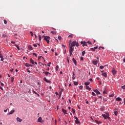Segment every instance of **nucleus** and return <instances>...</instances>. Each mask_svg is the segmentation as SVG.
<instances>
[{
  "mask_svg": "<svg viewBox=\"0 0 125 125\" xmlns=\"http://www.w3.org/2000/svg\"><path fill=\"white\" fill-rule=\"evenodd\" d=\"M100 68L101 69H104V66H100Z\"/></svg>",
  "mask_w": 125,
  "mask_h": 125,
  "instance_id": "44",
  "label": "nucleus"
},
{
  "mask_svg": "<svg viewBox=\"0 0 125 125\" xmlns=\"http://www.w3.org/2000/svg\"><path fill=\"white\" fill-rule=\"evenodd\" d=\"M44 37V40L47 43H49V40H50V37L49 36H43Z\"/></svg>",
  "mask_w": 125,
  "mask_h": 125,
  "instance_id": "3",
  "label": "nucleus"
},
{
  "mask_svg": "<svg viewBox=\"0 0 125 125\" xmlns=\"http://www.w3.org/2000/svg\"><path fill=\"white\" fill-rule=\"evenodd\" d=\"M33 55H34L35 56H36V57H38V55L37 54H36L35 53H33Z\"/></svg>",
  "mask_w": 125,
  "mask_h": 125,
  "instance_id": "38",
  "label": "nucleus"
},
{
  "mask_svg": "<svg viewBox=\"0 0 125 125\" xmlns=\"http://www.w3.org/2000/svg\"><path fill=\"white\" fill-rule=\"evenodd\" d=\"M45 75H46V76H47L48 75H49V72H45Z\"/></svg>",
  "mask_w": 125,
  "mask_h": 125,
  "instance_id": "42",
  "label": "nucleus"
},
{
  "mask_svg": "<svg viewBox=\"0 0 125 125\" xmlns=\"http://www.w3.org/2000/svg\"><path fill=\"white\" fill-rule=\"evenodd\" d=\"M72 61L74 63L75 65H77V61H76L75 58L72 59Z\"/></svg>",
  "mask_w": 125,
  "mask_h": 125,
  "instance_id": "12",
  "label": "nucleus"
},
{
  "mask_svg": "<svg viewBox=\"0 0 125 125\" xmlns=\"http://www.w3.org/2000/svg\"><path fill=\"white\" fill-rule=\"evenodd\" d=\"M72 80H75V76H72Z\"/></svg>",
  "mask_w": 125,
  "mask_h": 125,
  "instance_id": "59",
  "label": "nucleus"
},
{
  "mask_svg": "<svg viewBox=\"0 0 125 125\" xmlns=\"http://www.w3.org/2000/svg\"><path fill=\"white\" fill-rule=\"evenodd\" d=\"M81 60H82V61H83V57H81Z\"/></svg>",
  "mask_w": 125,
  "mask_h": 125,
  "instance_id": "51",
  "label": "nucleus"
},
{
  "mask_svg": "<svg viewBox=\"0 0 125 125\" xmlns=\"http://www.w3.org/2000/svg\"><path fill=\"white\" fill-rule=\"evenodd\" d=\"M102 75L104 77V78H107V73H102Z\"/></svg>",
  "mask_w": 125,
  "mask_h": 125,
  "instance_id": "10",
  "label": "nucleus"
},
{
  "mask_svg": "<svg viewBox=\"0 0 125 125\" xmlns=\"http://www.w3.org/2000/svg\"><path fill=\"white\" fill-rule=\"evenodd\" d=\"M69 103H71V100H69Z\"/></svg>",
  "mask_w": 125,
  "mask_h": 125,
  "instance_id": "63",
  "label": "nucleus"
},
{
  "mask_svg": "<svg viewBox=\"0 0 125 125\" xmlns=\"http://www.w3.org/2000/svg\"><path fill=\"white\" fill-rule=\"evenodd\" d=\"M15 46H16V47L18 49V50H20V48H19V46L18 45L15 44Z\"/></svg>",
  "mask_w": 125,
  "mask_h": 125,
  "instance_id": "22",
  "label": "nucleus"
},
{
  "mask_svg": "<svg viewBox=\"0 0 125 125\" xmlns=\"http://www.w3.org/2000/svg\"><path fill=\"white\" fill-rule=\"evenodd\" d=\"M11 43H13V44L15 43V42H14L13 41H11Z\"/></svg>",
  "mask_w": 125,
  "mask_h": 125,
  "instance_id": "57",
  "label": "nucleus"
},
{
  "mask_svg": "<svg viewBox=\"0 0 125 125\" xmlns=\"http://www.w3.org/2000/svg\"><path fill=\"white\" fill-rule=\"evenodd\" d=\"M13 70H14L13 69H11L10 72H13Z\"/></svg>",
  "mask_w": 125,
  "mask_h": 125,
  "instance_id": "60",
  "label": "nucleus"
},
{
  "mask_svg": "<svg viewBox=\"0 0 125 125\" xmlns=\"http://www.w3.org/2000/svg\"><path fill=\"white\" fill-rule=\"evenodd\" d=\"M0 89H1V90H3V88L1 86H0Z\"/></svg>",
  "mask_w": 125,
  "mask_h": 125,
  "instance_id": "55",
  "label": "nucleus"
},
{
  "mask_svg": "<svg viewBox=\"0 0 125 125\" xmlns=\"http://www.w3.org/2000/svg\"><path fill=\"white\" fill-rule=\"evenodd\" d=\"M95 123H96V124H97L98 125H100V124H101V122H99L97 120H95Z\"/></svg>",
  "mask_w": 125,
  "mask_h": 125,
  "instance_id": "20",
  "label": "nucleus"
},
{
  "mask_svg": "<svg viewBox=\"0 0 125 125\" xmlns=\"http://www.w3.org/2000/svg\"><path fill=\"white\" fill-rule=\"evenodd\" d=\"M62 111L64 113V114L68 115V113H67V110H65L64 108H62Z\"/></svg>",
  "mask_w": 125,
  "mask_h": 125,
  "instance_id": "11",
  "label": "nucleus"
},
{
  "mask_svg": "<svg viewBox=\"0 0 125 125\" xmlns=\"http://www.w3.org/2000/svg\"><path fill=\"white\" fill-rule=\"evenodd\" d=\"M3 21H4V24H7V21H6V20H4Z\"/></svg>",
  "mask_w": 125,
  "mask_h": 125,
  "instance_id": "35",
  "label": "nucleus"
},
{
  "mask_svg": "<svg viewBox=\"0 0 125 125\" xmlns=\"http://www.w3.org/2000/svg\"><path fill=\"white\" fill-rule=\"evenodd\" d=\"M98 63V61H93V64L94 65H97Z\"/></svg>",
  "mask_w": 125,
  "mask_h": 125,
  "instance_id": "13",
  "label": "nucleus"
},
{
  "mask_svg": "<svg viewBox=\"0 0 125 125\" xmlns=\"http://www.w3.org/2000/svg\"><path fill=\"white\" fill-rule=\"evenodd\" d=\"M84 84L86 86H87V85H89V84H90V82H85Z\"/></svg>",
  "mask_w": 125,
  "mask_h": 125,
  "instance_id": "17",
  "label": "nucleus"
},
{
  "mask_svg": "<svg viewBox=\"0 0 125 125\" xmlns=\"http://www.w3.org/2000/svg\"><path fill=\"white\" fill-rule=\"evenodd\" d=\"M123 62L125 63V59L123 60Z\"/></svg>",
  "mask_w": 125,
  "mask_h": 125,
  "instance_id": "64",
  "label": "nucleus"
},
{
  "mask_svg": "<svg viewBox=\"0 0 125 125\" xmlns=\"http://www.w3.org/2000/svg\"><path fill=\"white\" fill-rule=\"evenodd\" d=\"M14 81V77H11V83H13Z\"/></svg>",
  "mask_w": 125,
  "mask_h": 125,
  "instance_id": "27",
  "label": "nucleus"
},
{
  "mask_svg": "<svg viewBox=\"0 0 125 125\" xmlns=\"http://www.w3.org/2000/svg\"><path fill=\"white\" fill-rule=\"evenodd\" d=\"M14 112H15V110H11L8 114V115H12V114H13V113H14Z\"/></svg>",
  "mask_w": 125,
  "mask_h": 125,
  "instance_id": "14",
  "label": "nucleus"
},
{
  "mask_svg": "<svg viewBox=\"0 0 125 125\" xmlns=\"http://www.w3.org/2000/svg\"><path fill=\"white\" fill-rule=\"evenodd\" d=\"M86 89H88V90H90L91 89V88L89 87V86H86Z\"/></svg>",
  "mask_w": 125,
  "mask_h": 125,
  "instance_id": "21",
  "label": "nucleus"
},
{
  "mask_svg": "<svg viewBox=\"0 0 125 125\" xmlns=\"http://www.w3.org/2000/svg\"><path fill=\"white\" fill-rule=\"evenodd\" d=\"M42 119L41 117H39L38 119V123H41V124H42L43 123V121H42Z\"/></svg>",
  "mask_w": 125,
  "mask_h": 125,
  "instance_id": "6",
  "label": "nucleus"
},
{
  "mask_svg": "<svg viewBox=\"0 0 125 125\" xmlns=\"http://www.w3.org/2000/svg\"><path fill=\"white\" fill-rule=\"evenodd\" d=\"M114 114L116 116H118V114H119V111H114Z\"/></svg>",
  "mask_w": 125,
  "mask_h": 125,
  "instance_id": "18",
  "label": "nucleus"
},
{
  "mask_svg": "<svg viewBox=\"0 0 125 125\" xmlns=\"http://www.w3.org/2000/svg\"><path fill=\"white\" fill-rule=\"evenodd\" d=\"M83 85H81L79 87L80 89H83Z\"/></svg>",
  "mask_w": 125,
  "mask_h": 125,
  "instance_id": "45",
  "label": "nucleus"
},
{
  "mask_svg": "<svg viewBox=\"0 0 125 125\" xmlns=\"http://www.w3.org/2000/svg\"><path fill=\"white\" fill-rule=\"evenodd\" d=\"M116 101H122V99L120 97H118L116 99Z\"/></svg>",
  "mask_w": 125,
  "mask_h": 125,
  "instance_id": "15",
  "label": "nucleus"
},
{
  "mask_svg": "<svg viewBox=\"0 0 125 125\" xmlns=\"http://www.w3.org/2000/svg\"><path fill=\"white\" fill-rule=\"evenodd\" d=\"M76 45V46H79V43L76 42V41H74L71 43V44L69 45V46H71L73 47V46H75Z\"/></svg>",
  "mask_w": 125,
  "mask_h": 125,
  "instance_id": "1",
  "label": "nucleus"
},
{
  "mask_svg": "<svg viewBox=\"0 0 125 125\" xmlns=\"http://www.w3.org/2000/svg\"><path fill=\"white\" fill-rule=\"evenodd\" d=\"M93 91L96 92L97 94H100V92L97 89L93 90Z\"/></svg>",
  "mask_w": 125,
  "mask_h": 125,
  "instance_id": "8",
  "label": "nucleus"
},
{
  "mask_svg": "<svg viewBox=\"0 0 125 125\" xmlns=\"http://www.w3.org/2000/svg\"><path fill=\"white\" fill-rule=\"evenodd\" d=\"M28 48L30 49V50H32V49H33V48H32V46H31V45H29L28 46Z\"/></svg>",
  "mask_w": 125,
  "mask_h": 125,
  "instance_id": "29",
  "label": "nucleus"
},
{
  "mask_svg": "<svg viewBox=\"0 0 125 125\" xmlns=\"http://www.w3.org/2000/svg\"><path fill=\"white\" fill-rule=\"evenodd\" d=\"M68 38H73V34H70L68 36Z\"/></svg>",
  "mask_w": 125,
  "mask_h": 125,
  "instance_id": "39",
  "label": "nucleus"
},
{
  "mask_svg": "<svg viewBox=\"0 0 125 125\" xmlns=\"http://www.w3.org/2000/svg\"><path fill=\"white\" fill-rule=\"evenodd\" d=\"M72 111L73 112V114H75L76 112V111L73 108H72Z\"/></svg>",
  "mask_w": 125,
  "mask_h": 125,
  "instance_id": "37",
  "label": "nucleus"
},
{
  "mask_svg": "<svg viewBox=\"0 0 125 125\" xmlns=\"http://www.w3.org/2000/svg\"><path fill=\"white\" fill-rule=\"evenodd\" d=\"M38 37L39 41H42V36L41 35H39Z\"/></svg>",
  "mask_w": 125,
  "mask_h": 125,
  "instance_id": "30",
  "label": "nucleus"
},
{
  "mask_svg": "<svg viewBox=\"0 0 125 125\" xmlns=\"http://www.w3.org/2000/svg\"><path fill=\"white\" fill-rule=\"evenodd\" d=\"M81 44H83L82 45L83 47L87 46V43L86 42H84H84L82 41L81 42Z\"/></svg>",
  "mask_w": 125,
  "mask_h": 125,
  "instance_id": "5",
  "label": "nucleus"
},
{
  "mask_svg": "<svg viewBox=\"0 0 125 125\" xmlns=\"http://www.w3.org/2000/svg\"><path fill=\"white\" fill-rule=\"evenodd\" d=\"M97 48H98V46H96L94 47V50H95V49H97Z\"/></svg>",
  "mask_w": 125,
  "mask_h": 125,
  "instance_id": "50",
  "label": "nucleus"
},
{
  "mask_svg": "<svg viewBox=\"0 0 125 125\" xmlns=\"http://www.w3.org/2000/svg\"><path fill=\"white\" fill-rule=\"evenodd\" d=\"M90 49H91L92 50V51H95L94 48H91Z\"/></svg>",
  "mask_w": 125,
  "mask_h": 125,
  "instance_id": "48",
  "label": "nucleus"
},
{
  "mask_svg": "<svg viewBox=\"0 0 125 125\" xmlns=\"http://www.w3.org/2000/svg\"><path fill=\"white\" fill-rule=\"evenodd\" d=\"M33 45L34 46V47H37V46H38V45H37L36 44H33Z\"/></svg>",
  "mask_w": 125,
  "mask_h": 125,
  "instance_id": "47",
  "label": "nucleus"
},
{
  "mask_svg": "<svg viewBox=\"0 0 125 125\" xmlns=\"http://www.w3.org/2000/svg\"><path fill=\"white\" fill-rule=\"evenodd\" d=\"M74 47L69 46V53H70V56H71L72 55V54H73V52H74Z\"/></svg>",
  "mask_w": 125,
  "mask_h": 125,
  "instance_id": "2",
  "label": "nucleus"
},
{
  "mask_svg": "<svg viewBox=\"0 0 125 125\" xmlns=\"http://www.w3.org/2000/svg\"><path fill=\"white\" fill-rule=\"evenodd\" d=\"M2 36L3 38H6V37H7V36L5 34H3Z\"/></svg>",
  "mask_w": 125,
  "mask_h": 125,
  "instance_id": "40",
  "label": "nucleus"
},
{
  "mask_svg": "<svg viewBox=\"0 0 125 125\" xmlns=\"http://www.w3.org/2000/svg\"><path fill=\"white\" fill-rule=\"evenodd\" d=\"M112 73L113 75H114V76H115V75H116V74H117V71L116 70H115V68L112 69Z\"/></svg>",
  "mask_w": 125,
  "mask_h": 125,
  "instance_id": "7",
  "label": "nucleus"
},
{
  "mask_svg": "<svg viewBox=\"0 0 125 125\" xmlns=\"http://www.w3.org/2000/svg\"><path fill=\"white\" fill-rule=\"evenodd\" d=\"M30 35L32 36V37H33V36H34V35L33 34V32H32V31L30 32Z\"/></svg>",
  "mask_w": 125,
  "mask_h": 125,
  "instance_id": "49",
  "label": "nucleus"
},
{
  "mask_svg": "<svg viewBox=\"0 0 125 125\" xmlns=\"http://www.w3.org/2000/svg\"><path fill=\"white\" fill-rule=\"evenodd\" d=\"M102 116L105 120H107V119L109 120V119H110V117H109V114H102Z\"/></svg>",
  "mask_w": 125,
  "mask_h": 125,
  "instance_id": "4",
  "label": "nucleus"
},
{
  "mask_svg": "<svg viewBox=\"0 0 125 125\" xmlns=\"http://www.w3.org/2000/svg\"><path fill=\"white\" fill-rule=\"evenodd\" d=\"M22 119H20V118L19 117H17V121L19 122V123H21V122H22Z\"/></svg>",
  "mask_w": 125,
  "mask_h": 125,
  "instance_id": "9",
  "label": "nucleus"
},
{
  "mask_svg": "<svg viewBox=\"0 0 125 125\" xmlns=\"http://www.w3.org/2000/svg\"><path fill=\"white\" fill-rule=\"evenodd\" d=\"M44 81H45V82H46V83H49V81L47 80V79H46V78H44Z\"/></svg>",
  "mask_w": 125,
  "mask_h": 125,
  "instance_id": "24",
  "label": "nucleus"
},
{
  "mask_svg": "<svg viewBox=\"0 0 125 125\" xmlns=\"http://www.w3.org/2000/svg\"><path fill=\"white\" fill-rule=\"evenodd\" d=\"M89 81H90V82H92V79H89Z\"/></svg>",
  "mask_w": 125,
  "mask_h": 125,
  "instance_id": "62",
  "label": "nucleus"
},
{
  "mask_svg": "<svg viewBox=\"0 0 125 125\" xmlns=\"http://www.w3.org/2000/svg\"><path fill=\"white\" fill-rule=\"evenodd\" d=\"M85 54V51H83L82 52V56H84V55Z\"/></svg>",
  "mask_w": 125,
  "mask_h": 125,
  "instance_id": "25",
  "label": "nucleus"
},
{
  "mask_svg": "<svg viewBox=\"0 0 125 125\" xmlns=\"http://www.w3.org/2000/svg\"><path fill=\"white\" fill-rule=\"evenodd\" d=\"M25 66L26 67H30V66H31V64H29L28 63H25Z\"/></svg>",
  "mask_w": 125,
  "mask_h": 125,
  "instance_id": "23",
  "label": "nucleus"
},
{
  "mask_svg": "<svg viewBox=\"0 0 125 125\" xmlns=\"http://www.w3.org/2000/svg\"><path fill=\"white\" fill-rule=\"evenodd\" d=\"M51 33L53 34V35H55L56 34V32L55 31H51Z\"/></svg>",
  "mask_w": 125,
  "mask_h": 125,
  "instance_id": "31",
  "label": "nucleus"
},
{
  "mask_svg": "<svg viewBox=\"0 0 125 125\" xmlns=\"http://www.w3.org/2000/svg\"><path fill=\"white\" fill-rule=\"evenodd\" d=\"M59 68V66L57 65L56 67V71H58V69Z\"/></svg>",
  "mask_w": 125,
  "mask_h": 125,
  "instance_id": "34",
  "label": "nucleus"
},
{
  "mask_svg": "<svg viewBox=\"0 0 125 125\" xmlns=\"http://www.w3.org/2000/svg\"><path fill=\"white\" fill-rule=\"evenodd\" d=\"M30 63H32L33 65L35 64V62H34V60H33V59L31 58L30 60Z\"/></svg>",
  "mask_w": 125,
  "mask_h": 125,
  "instance_id": "16",
  "label": "nucleus"
},
{
  "mask_svg": "<svg viewBox=\"0 0 125 125\" xmlns=\"http://www.w3.org/2000/svg\"><path fill=\"white\" fill-rule=\"evenodd\" d=\"M87 42V43H88L89 44H92V43H91V42H90V41H88Z\"/></svg>",
  "mask_w": 125,
  "mask_h": 125,
  "instance_id": "41",
  "label": "nucleus"
},
{
  "mask_svg": "<svg viewBox=\"0 0 125 125\" xmlns=\"http://www.w3.org/2000/svg\"><path fill=\"white\" fill-rule=\"evenodd\" d=\"M4 85V84H3V83H1V86H3Z\"/></svg>",
  "mask_w": 125,
  "mask_h": 125,
  "instance_id": "54",
  "label": "nucleus"
},
{
  "mask_svg": "<svg viewBox=\"0 0 125 125\" xmlns=\"http://www.w3.org/2000/svg\"><path fill=\"white\" fill-rule=\"evenodd\" d=\"M74 85H78V84H79V83H78V82H74Z\"/></svg>",
  "mask_w": 125,
  "mask_h": 125,
  "instance_id": "26",
  "label": "nucleus"
},
{
  "mask_svg": "<svg viewBox=\"0 0 125 125\" xmlns=\"http://www.w3.org/2000/svg\"><path fill=\"white\" fill-rule=\"evenodd\" d=\"M122 88H123V89H125V85H124V86H122Z\"/></svg>",
  "mask_w": 125,
  "mask_h": 125,
  "instance_id": "46",
  "label": "nucleus"
},
{
  "mask_svg": "<svg viewBox=\"0 0 125 125\" xmlns=\"http://www.w3.org/2000/svg\"><path fill=\"white\" fill-rule=\"evenodd\" d=\"M4 113H6V112H7V109L6 110H4Z\"/></svg>",
  "mask_w": 125,
  "mask_h": 125,
  "instance_id": "56",
  "label": "nucleus"
},
{
  "mask_svg": "<svg viewBox=\"0 0 125 125\" xmlns=\"http://www.w3.org/2000/svg\"><path fill=\"white\" fill-rule=\"evenodd\" d=\"M33 93L37 94V95H38V96H40V94H38L37 92H36V91H33Z\"/></svg>",
  "mask_w": 125,
  "mask_h": 125,
  "instance_id": "33",
  "label": "nucleus"
},
{
  "mask_svg": "<svg viewBox=\"0 0 125 125\" xmlns=\"http://www.w3.org/2000/svg\"><path fill=\"white\" fill-rule=\"evenodd\" d=\"M75 123L77 124H80V121H79V119L75 121Z\"/></svg>",
  "mask_w": 125,
  "mask_h": 125,
  "instance_id": "28",
  "label": "nucleus"
},
{
  "mask_svg": "<svg viewBox=\"0 0 125 125\" xmlns=\"http://www.w3.org/2000/svg\"><path fill=\"white\" fill-rule=\"evenodd\" d=\"M41 58H42V56L39 57L38 58V59L40 60V59H41Z\"/></svg>",
  "mask_w": 125,
  "mask_h": 125,
  "instance_id": "61",
  "label": "nucleus"
},
{
  "mask_svg": "<svg viewBox=\"0 0 125 125\" xmlns=\"http://www.w3.org/2000/svg\"><path fill=\"white\" fill-rule=\"evenodd\" d=\"M0 58H1V61H3V57L2 54H0Z\"/></svg>",
  "mask_w": 125,
  "mask_h": 125,
  "instance_id": "19",
  "label": "nucleus"
},
{
  "mask_svg": "<svg viewBox=\"0 0 125 125\" xmlns=\"http://www.w3.org/2000/svg\"><path fill=\"white\" fill-rule=\"evenodd\" d=\"M58 39L59 40V41H61V40H62V37H61V36H58Z\"/></svg>",
  "mask_w": 125,
  "mask_h": 125,
  "instance_id": "32",
  "label": "nucleus"
},
{
  "mask_svg": "<svg viewBox=\"0 0 125 125\" xmlns=\"http://www.w3.org/2000/svg\"><path fill=\"white\" fill-rule=\"evenodd\" d=\"M115 95L114 93H113L111 95H109V97H113V96Z\"/></svg>",
  "mask_w": 125,
  "mask_h": 125,
  "instance_id": "36",
  "label": "nucleus"
},
{
  "mask_svg": "<svg viewBox=\"0 0 125 125\" xmlns=\"http://www.w3.org/2000/svg\"><path fill=\"white\" fill-rule=\"evenodd\" d=\"M103 93H104V94H106V93H107V92L105 90L103 91Z\"/></svg>",
  "mask_w": 125,
  "mask_h": 125,
  "instance_id": "52",
  "label": "nucleus"
},
{
  "mask_svg": "<svg viewBox=\"0 0 125 125\" xmlns=\"http://www.w3.org/2000/svg\"><path fill=\"white\" fill-rule=\"evenodd\" d=\"M92 94L93 96H95L96 95V94H95V93L93 92H92Z\"/></svg>",
  "mask_w": 125,
  "mask_h": 125,
  "instance_id": "43",
  "label": "nucleus"
},
{
  "mask_svg": "<svg viewBox=\"0 0 125 125\" xmlns=\"http://www.w3.org/2000/svg\"><path fill=\"white\" fill-rule=\"evenodd\" d=\"M74 118L75 119L76 121H77V120H79L78 119V117H76V116H74Z\"/></svg>",
  "mask_w": 125,
  "mask_h": 125,
  "instance_id": "53",
  "label": "nucleus"
},
{
  "mask_svg": "<svg viewBox=\"0 0 125 125\" xmlns=\"http://www.w3.org/2000/svg\"><path fill=\"white\" fill-rule=\"evenodd\" d=\"M55 55L56 56H58V55L57 54V53L56 52H55Z\"/></svg>",
  "mask_w": 125,
  "mask_h": 125,
  "instance_id": "58",
  "label": "nucleus"
}]
</instances>
